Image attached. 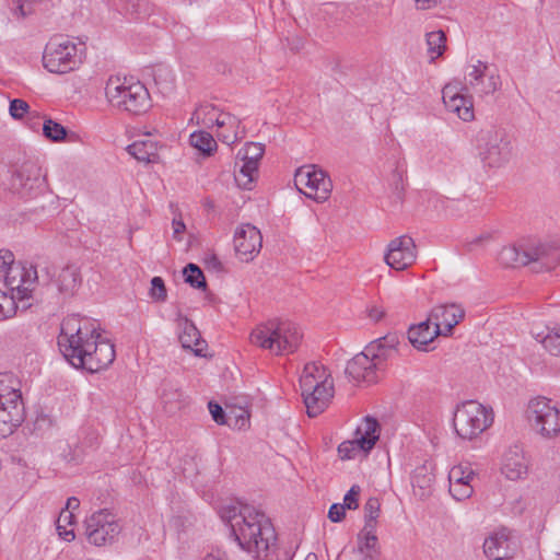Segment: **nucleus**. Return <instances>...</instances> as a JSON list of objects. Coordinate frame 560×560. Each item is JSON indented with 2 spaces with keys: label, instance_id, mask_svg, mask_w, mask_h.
Masks as SVG:
<instances>
[{
  "label": "nucleus",
  "instance_id": "34",
  "mask_svg": "<svg viewBox=\"0 0 560 560\" xmlns=\"http://www.w3.org/2000/svg\"><path fill=\"white\" fill-rule=\"evenodd\" d=\"M190 144L205 155H210L217 149V142L207 131H195L190 135Z\"/></svg>",
  "mask_w": 560,
  "mask_h": 560
},
{
  "label": "nucleus",
  "instance_id": "57",
  "mask_svg": "<svg viewBox=\"0 0 560 560\" xmlns=\"http://www.w3.org/2000/svg\"><path fill=\"white\" fill-rule=\"evenodd\" d=\"M337 13V5L332 2L324 3L317 12L319 19L325 20L327 15H332Z\"/></svg>",
  "mask_w": 560,
  "mask_h": 560
},
{
  "label": "nucleus",
  "instance_id": "55",
  "mask_svg": "<svg viewBox=\"0 0 560 560\" xmlns=\"http://www.w3.org/2000/svg\"><path fill=\"white\" fill-rule=\"evenodd\" d=\"M219 140H221L222 142L226 143V144H232L234 143L237 138H238V131H232L229 129V131H225V130H218V133H217Z\"/></svg>",
  "mask_w": 560,
  "mask_h": 560
},
{
  "label": "nucleus",
  "instance_id": "15",
  "mask_svg": "<svg viewBox=\"0 0 560 560\" xmlns=\"http://www.w3.org/2000/svg\"><path fill=\"white\" fill-rule=\"evenodd\" d=\"M44 184L42 168L34 162H25L13 170L9 188L22 198H32L42 191Z\"/></svg>",
  "mask_w": 560,
  "mask_h": 560
},
{
  "label": "nucleus",
  "instance_id": "56",
  "mask_svg": "<svg viewBox=\"0 0 560 560\" xmlns=\"http://www.w3.org/2000/svg\"><path fill=\"white\" fill-rule=\"evenodd\" d=\"M224 125L232 131H238L241 119L230 113H223Z\"/></svg>",
  "mask_w": 560,
  "mask_h": 560
},
{
  "label": "nucleus",
  "instance_id": "33",
  "mask_svg": "<svg viewBox=\"0 0 560 560\" xmlns=\"http://www.w3.org/2000/svg\"><path fill=\"white\" fill-rule=\"evenodd\" d=\"M434 482V475L428 469L427 466H419L415 469L411 477V485L413 489H419L420 497H425L430 493Z\"/></svg>",
  "mask_w": 560,
  "mask_h": 560
},
{
  "label": "nucleus",
  "instance_id": "63",
  "mask_svg": "<svg viewBox=\"0 0 560 560\" xmlns=\"http://www.w3.org/2000/svg\"><path fill=\"white\" fill-rule=\"evenodd\" d=\"M209 121H210V122H214L219 130H221V129H223V128H226V127H225V125H224L223 113H220V114L215 117V119H213L212 117H209Z\"/></svg>",
  "mask_w": 560,
  "mask_h": 560
},
{
  "label": "nucleus",
  "instance_id": "18",
  "mask_svg": "<svg viewBox=\"0 0 560 560\" xmlns=\"http://www.w3.org/2000/svg\"><path fill=\"white\" fill-rule=\"evenodd\" d=\"M385 366L381 361L376 360L373 355L364 350L355 354L348 361L346 366V374L349 378L357 383H376L378 381V372L383 371Z\"/></svg>",
  "mask_w": 560,
  "mask_h": 560
},
{
  "label": "nucleus",
  "instance_id": "40",
  "mask_svg": "<svg viewBox=\"0 0 560 560\" xmlns=\"http://www.w3.org/2000/svg\"><path fill=\"white\" fill-rule=\"evenodd\" d=\"M264 153L265 147L261 143L248 142L238 151L237 158L240 160H246L259 164Z\"/></svg>",
  "mask_w": 560,
  "mask_h": 560
},
{
  "label": "nucleus",
  "instance_id": "41",
  "mask_svg": "<svg viewBox=\"0 0 560 560\" xmlns=\"http://www.w3.org/2000/svg\"><path fill=\"white\" fill-rule=\"evenodd\" d=\"M43 133L47 139L58 142L66 139L67 129L52 119H46L43 124Z\"/></svg>",
  "mask_w": 560,
  "mask_h": 560
},
{
  "label": "nucleus",
  "instance_id": "46",
  "mask_svg": "<svg viewBox=\"0 0 560 560\" xmlns=\"http://www.w3.org/2000/svg\"><path fill=\"white\" fill-rule=\"evenodd\" d=\"M362 451L361 443L355 438L353 441H345L338 446V454L341 459H352Z\"/></svg>",
  "mask_w": 560,
  "mask_h": 560
},
{
  "label": "nucleus",
  "instance_id": "27",
  "mask_svg": "<svg viewBox=\"0 0 560 560\" xmlns=\"http://www.w3.org/2000/svg\"><path fill=\"white\" fill-rule=\"evenodd\" d=\"M399 343V338L396 334H387L384 337L377 338L371 341L366 346V352L381 361L385 366L386 361L396 351V347Z\"/></svg>",
  "mask_w": 560,
  "mask_h": 560
},
{
  "label": "nucleus",
  "instance_id": "22",
  "mask_svg": "<svg viewBox=\"0 0 560 560\" xmlns=\"http://www.w3.org/2000/svg\"><path fill=\"white\" fill-rule=\"evenodd\" d=\"M465 317V310L455 304H442L434 306L429 318L433 322L434 327L441 330L440 336H451L454 327L458 325Z\"/></svg>",
  "mask_w": 560,
  "mask_h": 560
},
{
  "label": "nucleus",
  "instance_id": "16",
  "mask_svg": "<svg viewBox=\"0 0 560 560\" xmlns=\"http://www.w3.org/2000/svg\"><path fill=\"white\" fill-rule=\"evenodd\" d=\"M35 282L40 284V277L39 271L33 265L26 266L18 262L10 266L5 272V287L20 302L32 298Z\"/></svg>",
  "mask_w": 560,
  "mask_h": 560
},
{
  "label": "nucleus",
  "instance_id": "28",
  "mask_svg": "<svg viewBox=\"0 0 560 560\" xmlns=\"http://www.w3.org/2000/svg\"><path fill=\"white\" fill-rule=\"evenodd\" d=\"M380 423L373 417L366 416L355 430V438L361 443L363 453H369L380 438Z\"/></svg>",
  "mask_w": 560,
  "mask_h": 560
},
{
  "label": "nucleus",
  "instance_id": "37",
  "mask_svg": "<svg viewBox=\"0 0 560 560\" xmlns=\"http://www.w3.org/2000/svg\"><path fill=\"white\" fill-rule=\"evenodd\" d=\"M185 281L195 289H207V282L202 270L196 264H188L183 269Z\"/></svg>",
  "mask_w": 560,
  "mask_h": 560
},
{
  "label": "nucleus",
  "instance_id": "45",
  "mask_svg": "<svg viewBox=\"0 0 560 560\" xmlns=\"http://www.w3.org/2000/svg\"><path fill=\"white\" fill-rule=\"evenodd\" d=\"M208 408H209V411L211 413V417L212 419L218 423V424H225V425H229V427H232V413L233 411H230V412H225L224 409L215 401H209L208 402Z\"/></svg>",
  "mask_w": 560,
  "mask_h": 560
},
{
  "label": "nucleus",
  "instance_id": "8",
  "mask_svg": "<svg viewBox=\"0 0 560 560\" xmlns=\"http://www.w3.org/2000/svg\"><path fill=\"white\" fill-rule=\"evenodd\" d=\"M474 144L482 163L489 167L503 166L512 155V145L506 133L493 126L478 130Z\"/></svg>",
  "mask_w": 560,
  "mask_h": 560
},
{
  "label": "nucleus",
  "instance_id": "51",
  "mask_svg": "<svg viewBox=\"0 0 560 560\" xmlns=\"http://www.w3.org/2000/svg\"><path fill=\"white\" fill-rule=\"evenodd\" d=\"M360 487L358 485H353L350 490L346 493L343 498V505L348 510H357L359 508V494Z\"/></svg>",
  "mask_w": 560,
  "mask_h": 560
},
{
  "label": "nucleus",
  "instance_id": "26",
  "mask_svg": "<svg viewBox=\"0 0 560 560\" xmlns=\"http://www.w3.org/2000/svg\"><path fill=\"white\" fill-rule=\"evenodd\" d=\"M431 324V319L428 318L408 329V340L416 349L427 351V346L440 336L441 330Z\"/></svg>",
  "mask_w": 560,
  "mask_h": 560
},
{
  "label": "nucleus",
  "instance_id": "59",
  "mask_svg": "<svg viewBox=\"0 0 560 560\" xmlns=\"http://www.w3.org/2000/svg\"><path fill=\"white\" fill-rule=\"evenodd\" d=\"M490 240L489 234L480 235L475 237L471 242L466 244V248L468 252H472L477 246L481 245L483 242Z\"/></svg>",
  "mask_w": 560,
  "mask_h": 560
},
{
  "label": "nucleus",
  "instance_id": "1",
  "mask_svg": "<svg viewBox=\"0 0 560 560\" xmlns=\"http://www.w3.org/2000/svg\"><path fill=\"white\" fill-rule=\"evenodd\" d=\"M58 346L63 358L75 369L96 373L110 365L116 357L114 345L102 338L94 327L82 326L75 316L61 324Z\"/></svg>",
  "mask_w": 560,
  "mask_h": 560
},
{
  "label": "nucleus",
  "instance_id": "64",
  "mask_svg": "<svg viewBox=\"0 0 560 560\" xmlns=\"http://www.w3.org/2000/svg\"><path fill=\"white\" fill-rule=\"evenodd\" d=\"M203 560H228L224 556L220 553H208Z\"/></svg>",
  "mask_w": 560,
  "mask_h": 560
},
{
  "label": "nucleus",
  "instance_id": "23",
  "mask_svg": "<svg viewBox=\"0 0 560 560\" xmlns=\"http://www.w3.org/2000/svg\"><path fill=\"white\" fill-rule=\"evenodd\" d=\"M501 471L508 479L513 481L527 476L528 460L521 446L514 445L505 452Z\"/></svg>",
  "mask_w": 560,
  "mask_h": 560
},
{
  "label": "nucleus",
  "instance_id": "11",
  "mask_svg": "<svg viewBox=\"0 0 560 560\" xmlns=\"http://www.w3.org/2000/svg\"><path fill=\"white\" fill-rule=\"evenodd\" d=\"M530 425L542 438L551 439L560 433V410L546 397H537L528 404Z\"/></svg>",
  "mask_w": 560,
  "mask_h": 560
},
{
  "label": "nucleus",
  "instance_id": "32",
  "mask_svg": "<svg viewBox=\"0 0 560 560\" xmlns=\"http://www.w3.org/2000/svg\"><path fill=\"white\" fill-rule=\"evenodd\" d=\"M258 165L254 162L241 160V164L235 163L234 177L237 185L243 189H249L258 174Z\"/></svg>",
  "mask_w": 560,
  "mask_h": 560
},
{
  "label": "nucleus",
  "instance_id": "21",
  "mask_svg": "<svg viewBox=\"0 0 560 560\" xmlns=\"http://www.w3.org/2000/svg\"><path fill=\"white\" fill-rule=\"evenodd\" d=\"M262 246L260 231L249 224H242L234 234V248L237 257L243 261H250L259 254Z\"/></svg>",
  "mask_w": 560,
  "mask_h": 560
},
{
  "label": "nucleus",
  "instance_id": "39",
  "mask_svg": "<svg viewBox=\"0 0 560 560\" xmlns=\"http://www.w3.org/2000/svg\"><path fill=\"white\" fill-rule=\"evenodd\" d=\"M365 524L363 528L375 529L376 520L380 516L381 503L377 498H370L364 504Z\"/></svg>",
  "mask_w": 560,
  "mask_h": 560
},
{
  "label": "nucleus",
  "instance_id": "62",
  "mask_svg": "<svg viewBox=\"0 0 560 560\" xmlns=\"http://www.w3.org/2000/svg\"><path fill=\"white\" fill-rule=\"evenodd\" d=\"M441 0H416L417 5L421 10H428L436 5Z\"/></svg>",
  "mask_w": 560,
  "mask_h": 560
},
{
  "label": "nucleus",
  "instance_id": "43",
  "mask_svg": "<svg viewBox=\"0 0 560 560\" xmlns=\"http://www.w3.org/2000/svg\"><path fill=\"white\" fill-rule=\"evenodd\" d=\"M154 81L162 92L168 93L174 88V77L168 68L161 67L154 71Z\"/></svg>",
  "mask_w": 560,
  "mask_h": 560
},
{
  "label": "nucleus",
  "instance_id": "44",
  "mask_svg": "<svg viewBox=\"0 0 560 560\" xmlns=\"http://www.w3.org/2000/svg\"><path fill=\"white\" fill-rule=\"evenodd\" d=\"M74 515L69 512H60L59 517L57 520V530L60 538L66 541H72L75 538V534L73 529H67L62 523L73 524Z\"/></svg>",
  "mask_w": 560,
  "mask_h": 560
},
{
  "label": "nucleus",
  "instance_id": "6",
  "mask_svg": "<svg viewBox=\"0 0 560 560\" xmlns=\"http://www.w3.org/2000/svg\"><path fill=\"white\" fill-rule=\"evenodd\" d=\"M18 381L12 374H0V438L11 435L25 419V408Z\"/></svg>",
  "mask_w": 560,
  "mask_h": 560
},
{
  "label": "nucleus",
  "instance_id": "13",
  "mask_svg": "<svg viewBox=\"0 0 560 560\" xmlns=\"http://www.w3.org/2000/svg\"><path fill=\"white\" fill-rule=\"evenodd\" d=\"M84 525L88 541L97 547L112 544L121 530L116 515L107 509L94 512Z\"/></svg>",
  "mask_w": 560,
  "mask_h": 560
},
{
  "label": "nucleus",
  "instance_id": "36",
  "mask_svg": "<svg viewBox=\"0 0 560 560\" xmlns=\"http://www.w3.org/2000/svg\"><path fill=\"white\" fill-rule=\"evenodd\" d=\"M253 508L254 506H250L248 504H244L241 506L228 505L222 508L220 515L222 521L229 525L231 530L233 528V523L244 522L245 512L252 511Z\"/></svg>",
  "mask_w": 560,
  "mask_h": 560
},
{
  "label": "nucleus",
  "instance_id": "48",
  "mask_svg": "<svg viewBox=\"0 0 560 560\" xmlns=\"http://www.w3.org/2000/svg\"><path fill=\"white\" fill-rule=\"evenodd\" d=\"M472 492H474V488L470 483H463V482L450 483V493L457 501H462V500L470 498Z\"/></svg>",
  "mask_w": 560,
  "mask_h": 560
},
{
  "label": "nucleus",
  "instance_id": "47",
  "mask_svg": "<svg viewBox=\"0 0 560 560\" xmlns=\"http://www.w3.org/2000/svg\"><path fill=\"white\" fill-rule=\"evenodd\" d=\"M182 397L183 393L178 389L167 390L165 388L162 394V400L165 407L170 406V411H174L175 409H179L182 407Z\"/></svg>",
  "mask_w": 560,
  "mask_h": 560
},
{
  "label": "nucleus",
  "instance_id": "38",
  "mask_svg": "<svg viewBox=\"0 0 560 560\" xmlns=\"http://www.w3.org/2000/svg\"><path fill=\"white\" fill-rule=\"evenodd\" d=\"M18 311V300L14 294L0 290V320L12 318Z\"/></svg>",
  "mask_w": 560,
  "mask_h": 560
},
{
  "label": "nucleus",
  "instance_id": "54",
  "mask_svg": "<svg viewBox=\"0 0 560 560\" xmlns=\"http://www.w3.org/2000/svg\"><path fill=\"white\" fill-rule=\"evenodd\" d=\"M14 265V256L10 250H0V272H7Z\"/></svg>",
  "mask_w": 560,
  "mask_h": 560
},
{
  "label": "nucleus",
  "instance_id": "52",
  "mask_svg": "<svg viewBox=\"0 0 560 560\" xmlns=\"http://www.w3.org/2000/svg\"><path fill=\"white\" fill-rule=\"evenodd\" d=\"M232 411H233V413H232V427L231 428H237V429L245 428L249 421V412L242 408H240L237 410H232Z\"/></svg>",
  "mask_w": 560,
  "mask_h": 560
},
{
  "label": "nucleus",
  "instance_id": "29",
  "mask_svg": "<svg viewBox=\"0 0 560 560\" xmlns=\"http://www.w3.org/2000/svg\"><path fill=\"white\" fill-rule=\"evenodd\" d=\"M358 551L362 553V560H378L380 548L375 529L363 528L358 535Z\"/></svg>",
  "mask_w": 560,
  "mask_h": 560
},
{
  "label": "nucleus",
  "instance_id": "58",
  "mask_svg": "<svg viewBox=\"0 0 560 560\" xmlns=\"http://www.w3.org/2000/svg\"><path fill=\"white\" fill-rule=\"evenodd\" d=\"M173 225V237L177 241H180V235L185 232V223L180 219H174L172 222Z\"/></svg>",
  "mask_w": 560,
  "mask_h": 560
},
{
  "label": "nucleus",
  "instance_id": "30",
  "mask_svg": "<svg viewBox=\"0 0 560 560\" xmlns=\"http://www.w3.org/2000/svg\"><path fill=\"white\" fill-rule=\"evenodd\" d=\"M127 151L137 161L144 163H153L158 160V147L151 140H139L127 147Z\"/></svg>",
  "mask_w": 560,
  "mask_h": 560
},
{
  "label": "nucleus",
  "instance_id": "20",
  "mask_svg": "<svg viewBox=\"0 0 560 560\" xmlns=\"http://www.w3.org/2000/svg\"><path fill=\"white\" fill-rule=\"evenodd\" d=\"M516 552V541L508 528L491 533L483 541V553L490 560H509Z\"/></svg>",
  "mask_w": 560,
  "mask_h": 560
},
{
  "label": "nucleus",
  "instance_id": "25",
  "mask_svg": "<svg viewBox=\"0 0 560 560\" xmlns=\"http://www.w3.org/2000/svg\"><path fill=\"white\" fill-rule=\"evenodd\" d=\"M179 342L184 349H188L197 357H206L207 342L201 338L200 331L187 317L179 320Z\"/></svg>",
  "mask_w": 560,
  "mask_h": 560
},
{
  "label": "nucleus",
  "instance_id": "5",
  "mask_svg": "<svg viewBox=\"0 0 560 560\" xmlns=\"http://www.w3.org/2000/svg\"><path fill=\"white\" fill-rule=\"evenodd\" d=\"M108 102L116 108L133 115L147 113L151 107V96L140 81L112 77L105 86Z\"/></svg>",
  "mask_w": 560,
  "mask_h": 560
},
{
  "label": "nucleus",
  "instance_id": "35",
  "mask_svg": "<svg viewBox=\"0 0 560 560\" xmlns=\"http://www.w3.org/2000/svg\"><path fill=\"white\" fill-rule=\"evenodd\" d=\"M446 36L443 31H434L427 34L428 54L431 61L443 55L446 46Z\"/></svg>",
  "mask_w": 560,
  "mask_h": 560
},
{
  "label": "nucleus",
  "instance_id": "53",
  "mask_svg": "<svg viewBox=\"0 0 560 560\" xmlns=\"http://www.w3.org/2000/svg\"><path fill=\"white\" fill-rule=\"evenodd\" d=\"M346 508L341 503H334L328 511V518L334 522L338 523L341 522L346 516Z\"/></svg>",
  "mask_w": 560,
  "mask_h": 560
},
{
  "label": "nucleus",
  "instance_id": "24",
  "mask_svg": "<svg viewBox=\"0 0 560 560\" xmlns=\"http://www.w3.org/2000/svg\"><path fill=\"white\" fill-rule=\"evenodd\" d=\"M442 93L444 105L450 112L457 114L464 121L474 119V104L469 97L456 93L450 85H446Z\"/></svg>",
  "mask_w": 560,
  "mask_h": 560
},
{
  "label": "nucleus",
  "instance_id": "9",
  "mask_svg": "<svg viewBox=\"0 0 560 560\" xmlns=\"http://www.w3.org/2000/svg\"><path fill=\"white\" fill-rule=\"evenodd\" d=\"M84 49L66 36H55L46 44L43 65L51 73L63 74L75 70L81 63Z\"/></svg>",
  "mask_w": 560,
  "mask_h": 560
},
{
  "label": "nucleus",
  "instance_id": "60",
  "mask_svg": "<svg viewBox=\"0 0 560 560\" xmlns=\"http://www.w3.org/2000/svg\"><path fill=\"white\" fill-rule=\"evenodd\" d=\"M79 506H80V500L75 497H70L67 500L66 509L62 510L61 512L72 513V511L79 509Z\"/></svg>",
  "mask_w": 560,
  "mask_h": 560
},
{
  "label": "nucleus",
  "instance_id": "14",
  "mask_svg": "<svg viewBox=\"0 0 560 560\" xmlns=\"http://www.w3.org/2000/svg\"><path fill=\"white\" fill-rule=\"evenodd\" d=\"M40 284L55 285L59 295L63 299L72 298L82 284L80 269L74 265H67L60 270L46 265L39 269Z\"/></svg>",
  "mask_w": 560,
  "mask_h": 560
},
{
  "label": "nucleus",
  "instance_id": "2",
  "mask_svg": "<svg viewBox=\"0 0 560 560\" xmlns=\"http://www.w3.org/2000/svg\"><path fill=\"white\" fill-rule=\"evenodd\" d=\"M244 515V522L233 523L231 536L243 550L258 558L276 541V532L265 513L255 508Z\"/></svg>",
  "mask_w": 560,
  "mask_h": 560
},
{
  "label": "nucleus",
  "instance_id": "50",
  "mask_svg": "<svg viewBox=\"0 0 560 560\" xmlns=\"http://www.w3.org/2000/svg\"><path fill=\"white\" fill-rule=\"evenodd\" d=\"M151 296L160 302H164L167 298L166 288L161 277H153L151 280Z\"/></svg>",
  "mask_w": 560,
  "mask_h": 560
},
{
  "label": "nucleus",
  "instance_id": "31",
  "mask_svg": "<svg viewBox=\"0 0 560 560\" xmlns=\"http://www.w3.org/2000/svg\"><path fill=\"white\" fill-rule=\"evenodd\" d=\"M534 337L551 355L560 358V326L547 327L545 331L534 334Z\"/></svg>",
  "mask_w": 560,
  "mask_h": 560
},
{
  "label": "nucleus",
  "instance_id": "17",
  "mask_svg": "<svg viewBox=\"0 0 560 560\" xmlns=\"http://www.w3.org/2000/svg\"><path fill=\"white\" fill-rule=\"evenodd\" d=\"M467 73L465 89L479 97L493 94L501 88L498 70L489 63L478 60Z\"/></svg>",
  "mask_w": 560,
  "mask_h": 560
},
{
  "label": "nucleus",
  "instance_id": "3",
  "mask_svg": "<svg viewBox=\"0 0 560 560\" xmlns=\"http://www.w3.org/2000/svg\"><path fill=\"white\" fill-rule=\"evenodd\" d=\"M302 397L308 417H317L334 397V382L328 370L320 363H306L300 377Z\"/></svg>",
  "mask_w": 560,
  "mask_h": 560
},
{
  "label": "nucleus",
  "instance_id": "42",
  "mask_svg": "<svg viewBox=\"0 0 560 560\" xmlns=\"http://www.w3.org/2000/svg\"><path fill=\"white\" fill-rule=\"evenodd\" d=\"M475 476V471L469 466L457 465L450 470L448 481L450 483H470Z\"/></svg>",
  "mask_w": 560,
  "mask_h": 560
},
{
  "label": "nucleus",
  "instance_id": "12",
  "mask_svg": "<svg viewBox=\"0 0 560 560\" xmlns=\"http://www.w3.org/2000/svg\"><path fill=\"white\" fill-rule=\"evenodd\" d=\"M294 184L299 191L317 202L326 201L332 189L331 179L315 165H304L298 168Z\"/></svg>",
  "mask_w": 560,
  "mask_h": 560
},
{
  "label": "nucleus",
  "instance_id": "61",
  "mask_svg": "<svg viewBox=\"0 0 560 560\" xmlns=\"http://www.w3.org/2000/svg\"><path fill=\"white\" fill-rule=\"evenodd\" d=\"M385 315V312L376 306L369 310V317L374 322H380Z\"/></svg>",
  "mask_w": 560,
  "mask_h": 560
},
{
  "label": "nucleus",
  "instance_id": "4",
  "mask_svg": "<svg viewBox=\"0 0 560 560\" xmlns=\"http://www.w3.org/2000/svg\"><path fill=\"white\" fill-rule=\"evenodd\" d=\"M303 338L299 326L290 320L270 319L250 334L253 345L268 349L277 355L294 353Z\"/></svg>",
  "mask_w": 560,
  "mask_h": 560
},
{
  "label": "nucleus",
  "instance_id": "7",
  "mask_svg": "<svg viewBox=\"0 0 560 560\" xmlns=\"http://www.w3.org/2000/svg\"><path fill=\"white\" fill-rule=\"evenodd\" d=\"M493 410L476 400L458 405L453 416V427L463 440H474L492 425Z\"/></svg>",
  "mask_w": 560,
  "mask_h": 560
},
{
  "label": "nucleus",
  "instance_id": "19",
  "mask_svg": "<svg viewBox=\"0 0 560 560\" xmlns=\"http://www.w3.org/2000/svg\"><path fill=\"white\" fill-rule=\"evenodd\" d=\"M416 244L408 235L390 241L384 256L385 262L395 270L407 269L416 261Z\"/></svg>",
  "mask_w": 560,
  "mask_h": 560
},
{
  "label": "nucleus",
  "instance_id": "49",
  "mask_svg": "<svg viewBox=\"0 0 560 560\" xmlns=\"http://www.w3.org/2000/svg\"><path fill=\"white\" fill-rule=\"evenodd\" d=\"M30 105L21 98H14L10 102L9 112L14 119H21L28 114Z\"/></svg>",
  "mask_w": 560,
  "mask_h": 560
},
{
  "label": "nucleus",
  "instance_id": "10",
  "mask_svg": "<svg viewBox=\"0 0 560 560\" xmlns=\"http://www.w3.org/2000/svg\"><path fill=\"white\" fill-rule=\"evenodd\" d=\"M548 249L549 248L541 243L509 245L500 250L498 260L502 266L511 268L527 266L532 262L540 264L539 268H534V270L538 272L541 271L544 267L547 269L551 268L549 261H547Z\"/></svg>",
  "mask_w": 560,
  "mask_h": 560
}]
</instances>
